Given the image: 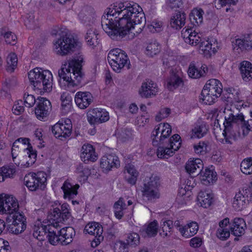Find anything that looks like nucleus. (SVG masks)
Returning a JSON list of instances; mask_svg holds the SVG:
<instances>
[{"instance_id":"obj_1","label":"nucleus","mask_w":252,"mask_h":252,"mask_svg":"<svg viewBox=\"0 0 252 252\" xmlns=\"http://www.w3.org/2000/svg\"><path fill=\"white\" fill-rule=\"evenodd\" d=\"M146 23L142 8L136 3H121L115 8L109 9L101 18L103 30L112 38L118 35L124 36L132 31L140 33Z\"/></svg>"},{"instance_id":"obj_2","label":"nucleus","mask_w":252,"mask_h":252,"mask_svg":"<svg viewBox=\"0 0 252 252\" xmlns=\"http://www.w3.org/2000/svg\"><path fill=\"white\" fill-rule=\"evenodd\" d=\"M82 64H63L59 70V81L61 87L67 88L80 85L84 79Z\"/></svg>"},{"instance_id":"obj_3","label":"nucleus","mask_w":252,"mask_h":252,"mask_svg":"<svg viewBox=\"0 0 252 252\" xmlns=\"http://www.w3.org/2000/svg\"><path fill=\"white\" fill-rule=\"evenodd\" d=\"M28 78L33 89L38 91L40 93L52 91L53 76L48 70L35 67L28 73Z\"/></svg>"},{"instance_id":"obj_4","label":"nucleus","mask_w":252,"mask_h":252,"mask_svg":"<svg viewBox=\"0 0 252 252\" xmlns=\"http://www.w3.org/2000/svg\"><path fill=\"white\" fill-rule=\"evenodd\" d=\"M54 50L56 54L64 56L81 47V43L70 33L63 32L60 37L54 43Z\"/></svg>"},{"instance_id":"obj_5","label":"nucleus","mask_w":252,"mask_h":252,"mask_svg":"<svg viewBox=\"0 0 252 252\" xmlns=\"http://www.w3.org/2000/svg\"><path fill=\"white\" fill-rule=\"evenodd\" d=\"M160 185V178L158 175L152 174L150 177H147L144 180L141 188L143 197L150 201L159 198Z\"/></svg>"},{"instance_id":"obj_6","label":"nucleus","mask_w":252,"mask_h":252,"mask_svg":"<svg viewBox=\"0 0 252 252\" xmlns=\"http://www.w3.org/2000/svg\"><path fill=\"white\" fill-rule=\"evenodd\" d=\"M46 174L44 172H30L24 178V182L27 187L31 191L37 189H44L46 187Z\"/></svg>"},{"instance_id":"obj_7","label":"nucleus","mask_w":252,"mask_h":252,"mask_svg":"<svg viewBox=\"0 0 252 252\" xmlns=\"http://www.w3.org/2000/svg\"><path fill=\"white\" fill-rule=\"evenodd\" d=\"M165 87L169 91L185 88V82L182 77V72L178 67H173L170 71V75L165 81Z\"/></svg>"},{"instance_id":"obj_8","label":"nucleus","mask_w":252,"mask_h":252,"mask_svg":"<svg viewBox=\"0 0 252 252\" xmlns=\"http://www.w3.org/2000/svg\"><path fill=\"white\" fill-rule=\"evenodd\" d=\"M19 210V204L12 196L0 195V213L11 215Z\"/></svg>"},{"instance_id":"obj_9","label":"nucleus","mask_w":252,"mask_h":252,"mask_svg":"<svg viewBox=\"0 0 252 252\" xmlns=\"http://www.w3.org/2000/svg\"><path fill=\"white\" fill-rule=\"evenodd\" d=\"M72 124L70 120L67 119L63 123L58 122L52 127V132L54 135L61 140L66 139L70 136L72 131Z\"/></svg>"},{"instance_id":"obj_10","label":"nucleus","mask_w":252,"mask_h":252,"mask_svg":"<svg viewBox=\"0 0 252 252\" xmlns=\"http://www.w3.org/2000/svg\"><path fill=\"white\" fill-rule=\"evenodd\" d=\"M85 231L91 235L94 236L92 241V247H97L103 240V228L101 225L97 222L88 223L85 227Z\"/></svg>"},{"instance_id":"obj_11","label":"nucleus","mask_w":252,"mask_h":252,"mask_svg":"<svg viewBox=\"0 0 252 252\" xmlns=\"http://www.w3.org/2000/svg\"><path fill=\"white\" fill-rule=\"evenodd\" d=\"M37 100L36 106L34 109L35 114L38 120L45 121L51 110V102L44 97H38Z\"/></svg>"},{"instance_id":"obj_12","label":"nucleus","mask_w":252,"mask_h":252,"mask_svg":"<svg viewBox=\"0 0 252 252\" xmlns=\"http://www.w3.org/2000/svg\"><path fill=\"white\" fill-rule=\"evenodd\" d=\"M61 207V209L58 208H54L53 211L48 215V220L58 223H63L68 220L71 216V213L68 208V204L63 203Z\"/></svg>"},{"instance_id":"obj_13","label":"nucleus","mask_w":252,"mask_h":252,"mask_svg":"<svg viewBox=\"0 0 252 252\" xmlns=\"http://www.w3.org/2000/svg\"><path fill=\"white\" fill-rule=\"evenodd\" d=\"M87 119L91 125H98L107 121L109 119V115L105 109L97 108L89 111Z\"/></svg>"},{"instance_id":"obj_14","label":"nucleus","mask_w":252,"mask_h":252,"mask_svg":"<svg viewBox=\"0 0 252 252\" xmlns=\"http://www.w3.org/2000/svg\"><path fill=\"white\" fill-rule=\"evenodd\" d=\"M227 117L229 120V121L232 123L234 126L235 125H236V127L237 125H241L243 128V134L244 136L248 135L249 132L252 130V119L245 121L242 113L238 114L236 115L230 113Z\"/></svg>"},{"instance_id":"obj_15","label":"nucleus","mask_w":252,"mask_h":252,"mask_svg":"<svg viewBox=\"0 0 252 252\" xmlns=\"http://www.w3.org/2000/svg\"><path fill=\"white\" fill-rule=\"evenodd\" d=\"M194 28V27L184 28L182 31V37L186 43L193 46H196L200 43L202 39L200 37V34L196 32Z\"/></svg>"},{"instance_id":"obj_16","label":"nucleus","mask_w":252,"mask_h":252,"mask_svg":"<svg viewBox=\"0 0 252 252\" xmlns=\"http://www.w3.org/2000/svg\"><path fill=\"white\" fill-rule=\"evenodd\" d=\"M158 92L157 85L153 81L146 79L142 83L139 89L140 95L144 98H150L155 96Z\"/></svg>"},{"instance_id":"obj_17","label":"nucleus","mask_w":252,"mask_h":252,"mask_svg":"<svg viewBox=\"0 0 252 252\" xmlns=\"http://www.w3.org/2000/svg\"><path fill=\"white\" fill-rule=\"evenodd\" d=\"M107 60L109 63L111 62L114 63H130L125 52L119 48L110 50L108 54Z\"/></svg>"},{"instance_id":"obj_18","label":"nucleus","mask_w":252,"mask_h":252,"mask_svg":"<svg viewBox=\"0 0 252 252\" xmlns=\"http://www.w3.org/2000/svg\"><path fill=\"white\" fill-rule=\"evenodd\" d=\"M100 164L104 171L108 172L113 168H117L120 165V161L116 156L107 155L101 158Z\"/></svg>"},{"instance_id":"obj_19","label":"nucleus","mask_w":252,"mask_h":252,"mask_svg":"<svg viewBox=\"0 0 252 252\" xmlns=\"http://www.w3.org/2000/svg\"><path fill=\"white\" fill-rule=\"evenodd\" d=\"M46 237L51 245H57L58 244H61L59 223L52 221V224L48 228V233Z\"/></svg>"},{"instance_id":"obj_20","label":"nucleus","mask_w":252,"mask_h":252,"mask_svg":"<svg viewBox=\"0 0 252 252\" xmlns=\"http://www.w3.org/2000/svg\"><path fill=\"white\" fill-rule=\"evenodd\" d=\"M92 94L88 92H77L75 96V101L76 105L81 109H85L93 102Z\"/></svg>"},{"instance_id":"obj_21","label":"nucleus","mask_w":252,"mask_h":252,"mask_svg":"<svg viewBox=\"0 0 252 252\" xmlns=\"http://www.w3.org/2000/svg\"><path fill=\"white\" fill-rule=\"evenodd\" d=\"M185 168L187 172L192 177L199 174L202 175V161L199 158L188 161L186 163Z\"/></svg>"},{"instance_id":"obj_22","label":"nucleus","mask_w":252,"mask_h":252,"mask_svg":"<svg viewBox=\"0 0 252 252\" xmlns=\"http://www.w3.org/2000/svg\"><path fill=\"white\" fill-rule=\"evenodd\" d=\"M158 224L156 220L150 222L148 225H144L140 229V235L144 237H155L158 233Z\"/></svg>"},{"instance_id":"obj_23","label":"nucleus","mask_w":252,"mask_h":252,"mask_svg":"<svg viewBox=\"0 0 252 252\" xmlns=\"http://www.w3.org/2000/svg\"><path fill=\"white\" fill-rule=\"evenodd\" d=\"M79 186L78 184L73 185L68 181H65L61 189L63 192V197L69 200L74 198L78 194V189Z\"/></svg>"},{"instance_id":"obj_24","label":"nucleus","mask_w":252,"mask_h":252,"mask_svg":"<svg viewBox=\"0 0 252 252\" xmlns=\"http://www.w3.org/2000/svg\"><path fill=\"white\" fill-rule=\"evenodd\" d=\"M246 224L242 218H235L232 225L229 227L232 234L236 236H240L244 234Z\"/></svg>"},{"instance_id":"obj_25","label":"nucleus","mask_w":252,"mask_h":252,"mask_svg":"<svg viewBox=\"0 0 252 252\" xmlns=\"http://www.w3.org/2000/svg\"><path fill=\"white\" fill-rule=\"evenodd\" d=\"M213 200V195L209 189L201 190L197 196L198 202L200 206L204 208H207L211 206Z\"/></svg>"},{"instance_id":"obj_26","label":"nucleus","mask_w":252,"mask_h":252,"mask_svg":"<svg viewBox=\"0 0 252 252\" xmlns=\"http://www.w3.org/2000/svg\"><path fill=\"white\" fill-rule=\"evenodd\" d=\"M81 158L84 162L94 161L97 159L95 154L94 149L91 144H84L82 148Z\"/></svg>"},{"instance_id":"obj_27","label":"nucleus","mask_w":252,"mask_h":252,"mask_svg":"<svg viewBox=\"0 0 252 252\" xmlns=\"http://www.w3.org/2000/svg\"><path fill=\"white\" fill-rule=\"evenodd\" d=\"M49 223L44 225L43 224H39L37 225H34L33 229V236L34 237L39 240H43L44 236L48 233V228L51 227L52 224V220H49Z\"/></svg>"},{"instance_id":"obj_28","label":"nucleus","mask_w":252,"mask_h":252,"mask_svg":"<svg viewBox=\"0 0 252 252\" xmlns=\"http://www.w3.org/2000/svg\"><path fill=\"white\" fill-rule=\"evenodd\" d=\"M75 232L74 229L71 227H68L61 228H60V237L61 244L66 245L70 243L73 237L75 235Z\"/></svg>"},{"instance_id":"obj_29","label":"nucleus","mask_w":252,"mask_h":252,"mask_svg":"<svg viewBox=\"0 0 252 252\" xmlns=\"http://www.w3.org/2000/svg\"><path fill=\"white\" fill-rule=\"evenodd\" d=\"M125 170L126 171L125 175L126 180L131 185H135L138 176V172L135 169L134 165L128 164L126 165Z\"/></svg>"},{"instance_id":"obj_30","label":"nucleus","mask_w":252,"mask_h":252,"mask_svg":"<svg viewBox=\"0 0 252 252\" xmlns=\"http://www.w3.org/2000/svg\"><path fill=\"white\" fill-rule=\"evenodd\" d=\"M228 118L225 117V121L224 122V130L222 133L224 136V139L222 140L223 142L225 143L231 144L232 142L230 140L231 137L235 134L234 130L233 129L234 126L232 123L230 122Z\"/></svg>"},{"instance_id":"obj_31","label":"nucleus","mask_w":252,"mask_h":252,"mask_svg":"<svg viewBox=\"0 0 252 252\" xmlns=\"http://www.w3.org/2000/svg\"><path fill=\"white\" fill-rule=\"evenodd\" d=\"M198 230V225L195 221H192L179 229L182 235L186 238H189L194 235Z\"/></svg>"},{"instance_id":"obj_32","label":"nucleus","mask_w":252,"mask_h":252,"mask_svg":"<svg viewBox=\"0 0 252 252\" xmlns=\"http://www.w3.org/2000/svg\"><path fill=\"white\" fill-rule=\"evenodd\" d=\"M203 89H207L210 93L220 95L222 91V86L220 81L216 79L209 80Z\"/></svg>"},{"instance_id":"obj_33","label":"nucleus","mask_w":252,"mask_h":252,"mask_svg":"<svg viewBox=\"0 0 252 252\" xmlns=\"http://www.w3.org/2000/svg\"><path fill=\"white\" fill-rule=\"evenodd\" d=\"M235 46L234 49L250 50L252 49V34H247L243 39H236L234 42Z\"/></svg>"},{"instance_id":"obj_34","label":"nucleus","mask_w":252,"mask_h":252,"mask_svg":"<svg viewBox=\"0 0 252 252\" xmlns=\"http://www.w3.org/2000/svg\"><path fill=\"white\" fill-rule=\"evenodd\" d=\"M204 14L202 9H193L189 14V20L193 27H197L203 22Z\"/></svg>"},{"instance_id":"obj_35","label":"nucleus","mask_w":252,"mask_h":252,"mask_svg":"<svg viewBox=\"0 0 252 252\" xmlns=\"http://www.w3.org/2000/svg\"><path fill=\"white\" fill-rule=\"evenodd\" d=\"M28 145V146L31 145L30 140L28 138L21 137L16 139L13 143L11 149V155L13 161L17 156V149L22 148L23 146Z\"/></svg>"},{"instance_id":"obj_36","label":"nucleus","mask_w":252,"mask_h":252,"mask_svg":"<svg viewBox=\"0 0 252 252\" xmlns=\"http://www.w3.org/2000/svg\"><path fill=\"white\" fill-rule=\"evenodd\" d=\"M186 15L184 13L178 12L172 17L170 20V25L173 28L180 29L185 24Z\"/></svg>"},{"instance_id":"obj_37","label":"nucleus","mask_w":252,"mask_h":252,"mask_svg":"<svg viewBox=\"0 0 252 252\" xmlns=\"http://www.w3.org/2000/svg\"><path fill=\"white\" fill-rule=\"evenodd\" d=\"M199 47L200 52L206 58H210L212 54H214L216 50L215 48H212V44L208 41H201Z\"/></svg>"},{"instance_id":"obj_38","label":"nucleus","mask_w":252,"mask_h":252,"mask_svg":"<svg viewBox=\"0 0 252 252\" xmlns=\"http://www.w3.org/2000/svg\"><path fill=\"white\" fill-rule=\"evenodd\" d=\"M114 211L115 217L121 219L124 215V210L126 209V204L123 198L121 197L114 204Z\"/></svg>"},{"instance_id":"obj_39","label":"nucleus","mask_w":252,"mask_h":252,"mask_svg":"<svg viewBox=\"0 0 252 252\" xmlns=\"http://www.w3.org/2000/svg\"><path fill=\"white\" fill-rule=\"evenodd\" d=\"M220 95L214 93H210L207 89H203L201 93L202 102L206 104L211 105Z\"/></svg>"},{"instance_id":"obj_40","label":"nucleus","mask_w":252,"mask_h":252,"mask_svg":"<svg viewBox=\"0 0 252 252\" xmlns=\"http://www.w3.org/2000/svg\"><path fill=\"white\" fill-rule=\"evenodd\" d=\"M157 150V156L159 158H167L173 155L175 152L171 148L166 144V142L162 145H158Z\"/></svg>"},{"instance_id":"obj_41","label":"nucleus","mask_w":252,"mask_h":252,"mask_svg":"<svg viewBox=\"0 0 252 252\" xmlns=\"http://www.w3.org/2000/svg\"><path fill=\"white\" fill-rule=\"evenodd\" d=\"M27 222H17L16 220H12V223L8 224V231L15 234L23 232L26 228Z\"/></svg>"},{"instance_id":"obj_42","label":"nucleus","mask_w":252,"mask_h":252,"mask_svg":"<svg viewBox=\"0 0 252 252\" xmlns=\"http://www.w3.org/2000/svg\"><path fill=\"white\" fill-rule=\"evenodd\" d=\"M207 125L202 123L200 125H196L191 130V137L200 138L203 137L207 132Z\"/></svg>"},{"instance_id":"obj_43","label":"nucleus","mask_w":252,"mask_h":252,"mask_svg":"<svg viewBox=\"0 0 252 252\" xmlns=\"http://www.w3.org/2000/svg\"><path fill=\"white\" fill-rule=\"evenodd\" d=\"M160 46L156 40H152L148 43L146 54L149 57H153L159 53Z\"/></svg>"},{"instance_id":"obj_44","label":"nucleus","mask_w":252,"mask_h":252,"mask_svg":"<svg viewBox=\"0 0 252 252\" xmlns=\"http://www.w3.org/2000/svg\"><path fill=\"white\" fill-rule=\"evenodd\" d=\"M239 69L243 79L249 81L252 78V64H241Z\"/></svg>"},{"instance_id":"obj_45","label":"nucleus","mask_w":252,"mask_h":252,"mask_svg":"<svg viewBox=\"0 0 252 252\" xmlns=\"http://www.w3.org/2000/svg\"><path fill=\"white\" fill-rule=\"evenodd\" d=\"M242 196L243 195L238 192L234 198L232 206L237 211L241 210L249 203Z\"/></svg>"},{"instance_id":"obj_46","label":"nucleus","mask_w":252,"mask_h":252,"mask_svg":"<svg viewBox=\"0 0 252 252\" xmlns=\"http://www.w3.org/2000/svg\"><path fill=\"white\" fill-rule=\"evenodd\" d=\"M162 224H161V231L159 235L163 237H169L171 233V230L173 227V222L171 220H162Z\"/></svg>"},{"instance_id":"obj_47","label":"nucleus","mask_w":252,"mask_h":252,"mask_svg":"<svg viewBox=\"0 0 252 252\" xmlns=\"http://www.w3.org/2000/svg\"><path fill=\"white\" fill-rule=\"evenodd\" d=\"M161 133L159 136L158 141H160L159 145L163 144L167 141L168 137L170 135L172 129L171 126L168 123H163L162 128L161 130Z\"/></svg>"},{"instance_id":"obj_48","label":"nucleus","mask_w":252,"mask_h":252,"mask_svg":"<svg viewBox=\"0 0 252 252\" xmlns=\"http://www.w3.org/2000/svg\"><path fill=\"white\" fill-rule=\"evenodd\" d=\"M98 34L96 33L95 30H89L85 36V40L88 44L90 46H96V44H98Z\"/></svg>"},{"instance_id":"obj_49","label":"nucleus","mask_w":252,"mask_h":252,"mask_svg":"<svg viewBox=\"0 0 252 252\" xmlns=\"http://www.w3.org/2000/svg\"><path fill=\"white\" fill-rule=\"evenodd\" d=\"M166 144L168 145L174 152L179 150L181 145V137L179 134L173 135L169 139L167 140Z\"/></svg>"},{"instance_id":"obj_50","label":"nucleus","mask_w":252,"mask_h":252,"mask_svg":"<svg viewBox=\"0 0 252 252\" xmlns=\"http://www.w3.org/2000/svg\"><path fill=\"white\" fill-rule=\"evenodd\" d=\"M202 178V181L206 182L210 184L217 180L216 173L209 169H206L204 172L201 171Z\"/></svg>"},{"instance_id":"obj_51","label":"nucleus","mask_w":252,"mask_h":252,"mask_svg":"<svg viewBox=\"0 0 252 252\" xmlns=\"http://www.w3.org/2000/svg\"><path fill=\"white\" fill-rule=\"evenodd\" d=\"M240 169L241 171L245 174H252V158L244 159L240 164Z\"/></svg>"},{"instance_id":"obj_52","label":"nucleus","mask_w":252,"mask_h":252,"mask_svg":"<svg viewBox=\"0 0 252 252\" xmlns=\"http://www.w3.org/2000/svg\"><path fill=\"white\" fill-rule=\"evenodd\" d=\"M12 220H16L17 223L22 222V221L27 222L26 218L24 214L19 212H15V213L10 215L6 219L7 223H12Z\"/></svg>"},{"instance_id":"obj_53","label":"nucleus","mask_w":252,"mask_h":252,"mask_svg":"<svg viewBox=\"0 0 252 252\" xmlns=\"http://www.w3.org/2000/svg\"><path fill=\"white\" fill-rule=\"evenodd\" d=\"M24 151L26 152V154L28 155V158H30L27 161L26 164L28 166H31L35 162L37 156L36 151L33 150L31 145L28 146L27 148L25 149Z\"/></svg>"},{"instance_id":"obj_54","label":"nucleus","mask_w":252,"mask_h":252,"mask_svg":"<svg viewBox=\"0 0 252 252\" xmlns=\"http://www.w3.org/2000/svg\"><path fill=\"white\" fill-rule=\"evenodd\" d=\"M162 126L163 123L158 124L155 126V129L152 131L151 138L152 139L153 145L155 146H158L160 144V141H158L159 138L158 137V135H160L161 133V130L162 128Z\"/></svg>"},{"instance_id":"obj_55","label":"nucleus","mask_w":252,"mask_h":252,"mask_svg":"<svg viewBox=\"0 0 252 252\" xmlns=\"http://www.w3.org/2000/svg\"><path fill=\"white\" fill-rule=\"evenodd\" d=\"M208 142L200 141L197 144L193 146L194 152L198 154H205L208 151Z\"/></svg>"},{"instance_id":"obj_56","label":"nucleus","mask_w":252,"mask_h":252,"mask_svg":"<svg viewBox=\"0 0 252 252\" xmlns=\"http://www.w3.org/2000/svg\"><path fill=\"white\" fill-rule=\"evenodd\" d=\"M126 241V243L128 246L134 247L139 245L140 243L139 235L136 233H130L127 235Z\"/></svg>"},{"instance_id":"obj_57","label":"nucleus","mask_w":252,"mask_h":252,"mask_svg":"<svg viewBox=\"0 0 252 252\" xmlns=\"http://www.w3.org/2000/svg\"><path fill=\"white\" fill-rule=\"evenodd\" d=\"M15 173V170L14 168L10 167H3L0 170V175L2 178V180H0V182L3 181L5 178L13 177Z\"/></svg>"},{"instance_id":"obj_58","label":"nucleus","mask_w":252,"mask_h":252,"mask_svg":"<svg viewBox=\"0 0 252 252\" xmlns=\"http://www.w3.org/2000/svg\"><path fill=\"white\" fill-rule=\"evenodd\" d=\"M188 73L189 76L192 78H198L201 77V72H200L198 67H196L194 64H190Z\"/></svg>"},{"instance_id":"obj_59","label":"nucleus","mask_w":252,"mask_h":252,"mask_svg":"<svg viewBox=\"0 0 252 252\" xmlns=\"http://www.w3.org/2000/svg\"><path fill=\"white\" fill-rule=\"evenodd\" d=\"M24 22L25 26L29 29H34L36 26V22L34 20V15L32 14L27 15Z\"/></svg>"},{"instance_id":"obj_60","label":"nucleus","mask_w":252,"mask_h":252,"mask_svg":"<svg viewBox=\"0 0 252 252\" xmlns=\"http://www.w3.org/2000/svg\"><path fill=\"white\" fill-rule=\"evenodd\" d=\"M24 103L28 107H32L35 103V97L32 94L25 93L24 95Z\"/></svg>"},{"instance_id":"obj_61","label":"nucleus","mask_w":252,"mask_h":252,"mask_svg":"<svg viewBox=\"0 0 252 252\" xmlns=\"http://www.w3.org/2000/svg\"><path fill=\"white\" fill-rule=\"evenodd\" d=\"M230 228H219L217 231L218 237L222 240L227 239L230 236Z\"/></svg>"},{"instance_id":"obj_62","label":"nucleus","mask_w":252,"mask_h":252,"mask_svg":"<svg viewBox=\"0 0 252 252\" xmlns=\"http://www.w3.org/2000/svg\"><path fill=\"white\" fill-rule=\"evenodd\" d=\"M127 244L123 241L118 242L114 247L115 252H128Z\"/></svg>"},{"instance_id":"obj_63","label":"nucleus","mask_w":252,"mask_h":252,"mask_svg":"<svg viewBox=\"0 0 252 252\" xmlns=\"http://www.w3.org/2000/svg\"><path fill=\"white\" fill-rule=\"evenodd\" d=\"M4 37L6 43L12 45L16 44L17 37L16 35L12 32H9L5 33L4 34Z\"/></svg>"},{"instance_id":"obj_64","label":"nucleus","mask_w":252,"mask_h":252,"mask_svg":"<svg viewBox=\"0 0 252 252\" xmlns=\"http://www.w3.org/2000/svg\"><path fill=\"white\" fill-rule=\"evenodd\" d=\"M242 195V196H244L245 199H246V200L248 202H249L252 199V189H251V185L245 189H242V190L240 191L239 192Z\"/></svg>"}]
</instances>
